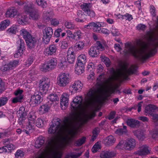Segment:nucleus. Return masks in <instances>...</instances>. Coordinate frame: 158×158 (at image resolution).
Wrapping results in <instances>:
<instances>
[{
    "mask_svg": "<svg viewBox=\"0 0 158 158\" xmlns=\"http://www.w3.org/2000/svg\"><path fill=\"white\" fill-rule=\"evenodd\" d=\"M111 70L112 76L107 79H106L103 74L99 76L97 79L96 88L90 89L85 95L83 103L82 96H76L74 98L71 104V113L69 116L65 117L63 121L59 118L53 120L49 124L48 132L54 135L48 139L47 145L44 149L45 153L52 150L55 145L57 146L58 137L67 133L68 135L63 138L60 145L61 148H63L76 135L77 128L95 116L94 111L87 114L84 112L86 108L96 101L98 94L103 91L106 97H109L114 92L113 80H115V71L113 69Z\"/></svg>",
    "mask_w": 158,
    "mask_h": 158,
    "instance_id": "obj_1",
    "label": "nucleus"
},
{
    "mask_svg": "<svg viewBox=\"0 0 158 158\" xmlns=\"http://www.w3.org/2000/svg\"><path fill=\"white\" fill-rule=\"evenodd\" d=\"M154 44L153 46L148 47L144 45L139 48H137L130 44H125V48L123 51L124 56H127L131 54L135 58L141 60H144L156 52V47L158 45V36L154 38Z\"/></svg>",
    "mask_w": 158,
    "mask_h": 158,
    "instance_id": "obj_2",
    "label": "nucleus"
},
{
    "mask_svg": "<svg viewBox=\"0 0 158 158\" xmlns=\"http://www.w3.org/2000/svg\"><path fill=\"white\" fill-rule=\"evenodd\" d=\"M27 112L25 110L24 107L22 106L19 108L17 112V116L19 118L18 122L20 125L26 126V130L25 131L27 134L31 133L34 129L35 124L39 127H42L44 125L45 121L40 118H38L35 123L36 116L34 111H31L28 116V122L26 123Z\"/></svg>",
    "mask_w": 158,
    "mask_h": 158,
    "instance_id": "obj_3",
    "label": "nucleus"
},
{
    "mask_svg": "<svg viewBox=\"0 0 158 158\" xmlns=\"http://www.w3.org/2000/svg\"><path fill=\"white\" fill-rule=\"evenodd\" d=\"M44 139L43 138H39L37 139L35 143V147L39 148L43 145V149L39 157L38 158H61L62 152L61 149L56 150V146L55 145L53 149L47 153H45L44 149L48 144V141L45 144Z\"/></svg>",
    "mask_w": 158,
    "mask_h": 158,
    "instance_id": "obj_4",
    "label": "nucleus"
},
{
    "mask_svg": "<svg viewBox=\"0 0 158 158\" xmlns=\"http://www.w3.org/2000/svg\"><path fill=\"white\" fill-rule=\"evenodd\" d=\"M20 34L25 40L28 47L30 49L33 48L36 43L35 39L32 37L30 33L24 29L20 31Z\"/></svg>",
    "mask_w": 158,
    "mask_h": 158,
    "instance_id": "obj_5",
    "label": "nucleus"
},
{
    "mask_svg": "<svg viewBox=\"0 0 158 158\" xmlns=\"http://www.w3.org/2000/svg\"><path fill=\"white\" fill-rule=\"evenodd\" d=\"M101 25L99 22H91L88 25H86L85 27H87L88 29H92L94 31L101 32L105 34H109V31L107 29L103 28L101 29Z\"/></svg>",
    "mask_w": 158,
    "mask_h": 158,
    "instance_id": "obj_6",
    "label": "nucleus"
},
{
    "mask_svg": "<svg viewBox=\"0 0 158 158\" xmlns=\"http://www.w3.org/2000/svg\"><path fill=\"white\" fill-rule=\"evenodd\" d=\"M124 142L121 140L116 147L117 148H121L124 147L126 150H131L135 147V140L132 138L128 139L124 144Z\"/></svg>",
    "mask_w": 158,
    "mask_h": 158,
    "instance_id": "obj_7",
    "label": "nucleus"
},
{
    "mask_svg": "<svg viewBox=\"0 0 158 158\" xmlns=\"http://www.w3.org/2000/svg\"><path fill=\"white\" fill-rule=\"evenodd\" d=\"M71 81L69 74L63 73L60 74L57 78V83L60 87H64L69 84Z\"/></svg>",
    "mask_w": 158,
    "mask_h": 158,
    "instance_id": "obj_8",
    "label": "nucleus"
},
{
    "mask_svg": "<svg viewBox=\"0 0 158 158\" xmlns=\"http://www.w3.org/2000/svg\"><path fill=\"white\" fill-rule=\"evenodd\" d=\"M96 44L97 47H92L89 50V54L91 57H97L99 54V50L102 51L104 49V48L99 41H97Z\"/></svg>",
    "mask_w": 158,
    "mask_h": 158,
    "instance_id": "obj_9",
    "label": "nucleus"
},
{
    "mask_svg": "<svg viewBox=\"0 0 158 158\" xmlns=\"http://www.w3.org/2000/svg\"><path fill=\"white\" fill-rule=\"evenodd\" d=\"M53 33L52 28L49 27H46L43 30V40L45 44L49 42Z\"/></svg>",
    "mask_w": 158,
    "mask_h": 158,
    "instance_id": "obj_10",
    "label": "nucleus"
},
{
    "mask_svg": "<svg viewBox=\"0 0 158 158\" xmlns=\"http://www.w3.org/2000/svg\"><path fill=\"white\" fill-rule=\"evenodd\" d=\"M49 81L48 78H43L40 81L39 90L40 93L46 94L49 87Z\"/></svg>",
    "mask_w": 158,
    "mask_h": 158,
    "instance_id": "obj_11",
    "label": "nucleus"
},
{
    "mask_svg": "<svg viewBox=\"0 0 158 158\" xmlns=\"http://www.w3.org/2000/svg\"><path fill=\"white\" fill-rule=\"evenodd\" d=\"M69 94L67 93H64L60 98V105L61 108L65 109V107L69 104Z\"/></svg>",
    "mask_w": 158,
    "mask_h": 158,
    "instance_id": "obj_12",
    "label": "nucleus"
},
{
    "mask_svg": "<svg viewBox=\"0 0 158 158\" xmlns=\"http://www.w3.org/2000/svg\"><path fill=\"white\" fill-rule=\"evenodd\" d=\"M42 100L41 93H35L31 97L30 104L32 106H35L37 104L40 103Z\"/></svg>",
    "mask_w": 158,
    "mask_h": 158,
    "instance_id": "obj_13",
    "label": "nucleus"
},
{
    "mask_svg": "<svg viewBox=\"0 0 158 158\" xmlns=\"http://www.w3.org/2000/svg\"><path fill=\"white\" fill-rule=\"evenodd\" d=\"M17 20L19 24L24 25L27 23L28 18L23 13H19L17 17Z\"/></svg>",
    "mask_w": 158,
    "mask_h": 158,
    "instance_id": "obj_14",
    "label": "nucleus"
},
{
    "mask_svg": "<svg viewBox=\"0 0 158 158\" xmlns=\"http://www.w3.org/2000/svg\"><path fill=\"white\" fill-rule=\"evenodd\" d=\"M67 60L69 63H73L75 60V56L73 48H69L68 51L67 55Z\"/></svg>",
    "mask_w": 158,
    "mask_h": 158,
    "instance_id": "obj_15",
    "label": "nucleus"
},
{
    "mask_svg": "<svg viewBox=\"0 0 158 158\" xmlns=\"http://www.w3.org/2000/svg\"><path fill=\"white\" fill-rule=\"evenodd\" d=\"M23 92V90L19 89L14 92L15 95L17 96L12 99V102L13 103H15L21 101L23 98V95H22Z\"/></svg>",
    "mask_w": 158,
    "mask_h": 158,
    "instance_id": "obj_16",
    "label": "nucleus"
},
{
    "mask_svg": "<svg viewBox=\"0 0 158 158\" xmlns=\"http://www.w3.org/2000/svg\"><path fill=\"white\" fill-rule=\"evenodd\" d=\"M157 108V107L155 105L152 104H149L145 107L144 113L146 115H151L153 114L154 110Z\"/></svg>",
    "mask_w": 158,
    "mask_h": 158,
    "instance_id": "obj_17",
    "label": "nucleus"
},
{
    "mask_svg": "<svg viewBox=\"0 0 158 158\" xmlns=\"http://www.w3.org/2000/svg\"><path fill=\"white\" fill-rule=\"evenodd\" d=\"M149 152L148 147L146 145H143L140 148L139 150L135 152V153L139 156H142L148 154Z\"/></svg>",
    "mask_w": 158,
    "mask_h": 158,
    "instance_id": "obj_18",
    "label": "nucleus"
},
{
    "mask_svg": "<svg viewBox=\"0 0 158 158\" xmlns=\"http://www.w3.org/2000/svg\"><path fill=\"white\" fill-rule=\"evenodd\" d=\"M19 13L15 8L13 7L8 9L6 13V17H14L16 15L17 16Z\"/></svg>",
    "mask_w": 158,
    "mask_h": 158,
    "instance_id": "obj_19",
    "label": "nucleus"
},
{
    "mask_svg": "<svg viewBox=\"0 0 158 158\" xmlns=\"http://www.w3.org/2000/svg\"><path fill=\"white\" fill-rule=\"evenodd\" d=\"M73 90L77 92L80 91L83 87V84L81 82L79 81H76L72 85Z\"/></svg>",
    "mask_w": 158,
    "mask_h": 158,
    "instance_id": "obj_20",
    "label": "nucleus"
},
{
    "mask_svg": "<svg viewBox=\"0 0 158 158\" xmlns=\"http://www.w3.org/2000/svg\"><path fill=\"white\" fill-rule=\"evenodd\" d=\"M115 155V153L112 151L109 150L102 152L100 155L101 158H111Z\"/></svg>",
    "mask_w": 158,
    "mask_h": 158,
    "instance_id": "obj_21",
    "label": "nucleus"
},
{
    "mask_svg": "<svg viewBox=\"0 0 158 158\" xmlns=\"http://www.w3.org/2000/svg\"><path fill=\"white\" fill-rule=\"evenodd\" d=\"M47 99L48 100H49V101H48V103H50L49 105H51L52 103L54 102L58 101L59 98L56 94H49L47 97Z\"/></svg>",
    "mask_w": 158,
    "mask_h": 158,
    "instance_id": "obj_22",
    "label": "nucleus"
},
{
    "mask_svg": "<svg viewBox=\"0 0 158 158\" xmlns=\"http://www.w3.org/2000/svg\"><path fill=\"white\" fill-rule=\"evenodd\" d=\"M115 141L114 137L112 135H110L105 139L104 143L106 146H110L113 145Z\"/></svg>",
    "mask_w": 158,
    "mask_h": 158,
    "instance_id": "obj_23",
    "label": "nucleus"
},
{
    "mask_svg": "<svg viewBox=\"0 0 158 158\" xmlns=\"http://www.w3.org/2000/svg\"><path fill=\"white\" fill-rule=\"evenodd\" d=\"M3 142L9 152H10L11 150H14L15 149V145L10 143L9 140L8 139H4L3 141Z\"/></svg>",
    "mask_w": 158,
    "mask_h": 158,
    "instance_id": "obj_24",
    "label": "nucleus"
},
{
    "mask_svg": "<svg viewBox=\"0 0 158 158\" xmlns=\"http://www.w3.org/2000/svg\"><path fill=\"white\" fill-rule=\"evenodd\" d=\"M127 123V125L131 127H137L139 125V122L133 119H128Z\"/></svg>",
    "mask_w": 158,
    "mask_h": 158,
    "instance_id": "obj_25",
    "label": "nucleus"
},
{
    "mask_svg": "<svg viewBox=\"0 0 158 158\" xmlns=\"http://www.w3.org/2000/svg\"><path fill=\"white\" fill-rule=\"evenodd\" d=\"M84 65L79 64L77 63L75 65V73L77 74H81L84 71Z\"/></svg>",
    "mask_w": 158,
    "mask_h": 158,
    "instance_id": "obj_26",
    "label": "nucleus"
},
{
    "mask_svg": "<svg viewBox=\"0 0 158 158\" xmlns=\"http://www.w3.org/2000/svg\"><path fill=\"white\" fill-rule=\"evenodd\" d=\"M50 106L49 104H45L41 106L39 110L40 114H44L47 112L49 110Z\"/></svg>",
    "mask_w": 158,
    "mask_h": 158,
    "instance_id": "obj_27",
    "label": "nucleus"
},
{
    "mask_svg": "<svg viewBox=\"0 0 158 158\" xmlns=\"http://www.w3.org/2000/svg\"><path fill=\"white\" fill-rule=\"evenodd\" d=\"M75 152H70L69 153L71 158H78L82 154V152L80 151L79 149L74 150Z\"/></svg>",
    "mask_w": 158,
    "mask_h": 158,
    "instance_id": "obj_28",
    "label": "nucleus"
},
{
    "mask_svg": "<svg viewBox=\"0 0 158 158\" xmlns=\"http://www.w3.org/2000/svg\"><path fill=\"white\" fill-rule=\"evenodd\" d=\"M29 14L30 17V18L33 20H37L38 19L39 17L38 11L34 8Z\"/></svg>",
    "mask_w": 158,
    "mask_h": 158,
    "instance_id": "obj_29",
    "label": "nucleus"
},
{
    "mask_svg": "<svg viewBox=\"0 0 158 158\" xmlns=\"http://www.w3.org/2000/svg\"><path fill=\"white\" fill-rule=\"evenodd\" d=\"M78 63L79 64L84 65L86 62V57L85 54H81L77 58Z\"/></svg>",
    "mask_w": 158,
    "mask_h": 158,
    "instance_id": "obj_30",
    "label": "nucleus"
},
{
    "mask_svg": "<svg viewBox=\"0 0 158 158\" xmlns=\"http://www.w3.org/2000/svg\"><path fill=\"white\" fill-rule=\"evenodd\" d=\"M83 33L79 30L75 31L73 35V40H78L80 39L82 37Z\"/></svg>",
    "mask_w": 158,
    "mask_h": 158,
    "instance_id": "obj_31",
    "label": "nucleus"
},
{
    "mask_svg": "<svg viewBox=\"0 0 158 158\" xmlns=\"http://www.w3.org/2000/svg\"><path fill=\"white\" fill-rule=\"evenodd\" d=\"M57 50L56 46L54 44L49 46L48 49H47V53L49 55H52L55 53Z\"/></svg>",
    "mask_w": 158,
    "mask_h": 158,
    "instance_id": "obj_32",
    "label": "nucleus"
},
{
    "mask_svg": "<svg viewBox=\"0 0 158 158\" xmlns=\"http://www.w3.org/2000/svg\"><path fill=\"white\" fill-rule=\"evenodd\" d=\"M10 23L9 20H5L2 21L0 24V31H2L6 29Z\"/></svg>",
    "mask_w": 158,
    "mask_h": 158,
    "instance_id": "obj_33",
    "label": "nucleus"
},
{
    "mask_svg": "<svg viewBox=\"0 0 158 158\" xmlns=\"http://www.w3.org/2000/svg\"><path fill=\"white\" fill-rule=\"evenodd\" d=\"M84 16V13L81 10H78L77 12V18L75 19V20L77 22L82 23L84 20L82 18Z\"/></svg>",
    "mask_w": 158,
    "mask_h": 158,
    "instance_id": "obj_34",
    "label": "nucleus"
},
{
    "mask_svg": "<svg viewBox=\"0 0 158 158\" xmlns=\"http://www.w3.org/2000/svg\"><path fill=\"white\" fill-rule=\"evenodd\" d=\"M34 9L33 7L31 4H25L23 7L24 12L28 14H29Z\"/></svg>",
    "mask_w": 158,
    "mask_h": 158,
    "instance_id": "obj_35",
    "label": "nucleus"
},
{
    "mask_svg": "<svg viewBox=\"0 0 158 158\" xmlns=\"http://www.w3.org/2000/svg\"><path fill=\"white\" fill-rule=\"evenodd\" d=\"M7 31L9 34H15L18 31V26L16 25H13L10 27L9 28Z\"/></svg>",
    "mask_w": 158,
    "mask_h": 158,
    "instance_id": "obj_36",
    "label": "nucleus"
},
{
    "mask_svg": "<svg viewBox=\"0 0 158 158\" xmlns=\"http://www.w3.org/2000/svg\"><path fill=\"white\" fill-rule=\"evenodd\" d=\"M47 63L50 69H51L55 68L56 65L57 60L53 58L49 60Z\"/></svg>",
    "mask_w": 158,
    "mask_h": 158,
    "instance_id": "obj_37",
    "label": "nucleus"
},
{
    "mask_svg": "<svg viewBox=\"0 0 158 158\" xmlns=\"http://www.w3.org/2000/svg\"><path fill=\"white\" fill-rule=\"evenodd\" d=\"M127 127L124 126L123 128H119L117 129L115 131V133L119 135H122L125 134L127 132Z\"/></svg>",
    "mask_w": 158,
    "mask_h": 158,
    "instance_id": "obj_38",
    "label": "nucleus"
},
{
    "mask_svg": "<svg viewBox=\"0 0 158 158\" xmlns=\"http://www.w3.org/2000/svg\"><path fill=\"white\" fill-rule=\"evenodd\" d=\"M92 5L90 3H83L81 5V7L85 13L90 9Z\"/></svg>",
    "mask_w": 158,
    "mask_h": 158,
    "instance_id": "obj_39",
    "label": "nucleus"
},
{
    "mask_svg": "<svg viewBox=\"0 0 158 158\" xmlns=\"http://www.w3.org/2000/svg\"><path fill=\"white\" fill-rule=\"evenodd\" d=\"M36 2L37 5L43 8H46L48 6L45 0H36Z\"/></svg>",
    "mask_w": 158,
    "mask_h": 158,
    "instance_id": "obj_40",
    "label": "nucleus"
},
{
    "mask_svg": "<svg viewBox=\"0 0 158 158\" xmlns=\"http://www.w3.org/2000/svg\"><path fill=\"white\" fill-rule=\"evenodd\" d=\"M85 46V43L81 41L77 42L75 44V47L79 50L83 49Z\"/></svg>",
    "mask_w": 158,
    "mask_h": 158,
    "instance_id": "obj_41",
    "label": "nucleus"
},
{
    "mask_svg": "<svg viewBox=\"0 0 158 158\" xmlns=\"http://www.w3.org/2000/svg\"><path fill=\"white\" fill-rule=\"evenodd\" d=\"M19 64V60H14L10 61L8 64L10 69H12Z\"/></svg>",
    "mask_w": 158,
    "mask_h": 158,
    "instance_id": "obj_42",
    "label": "nucleus"
},
{
    "mask_svg": "<svg viewBox=\"0 0 158 158\" xmlns=\"http://www.w3.org/2000/svg\"><path fill=\"white\" fill-rule=\"evenodd\" d=\"M65 26L68 29L73 30L76 29L75 25L71 22L66 21L64 23Z\"/></svg>",
    "mask_w": 158,
    "mask_h": 158,
    "instance_id": "obj_43",
    "label": "nucleus"
},
{
    "mask_svg": "<svg viewBox=\"0 0 158 158\" xmlns=\"http://www.w3.org/2000/svg\"><path fill=\"white\" fill-rule=\"evenodd\" d=\"M53 15V13L52 12H45L44 13L43 17L44 19L47 21H49L50 18L52 17Z\"/></svg>",
    "mask_w": 158,
    "mask_h": 158,
    "instance_id": "obj_44",
    "label": "nucleus"
},
{
    "mask_svg": "<svg viewBox=\"0 0 158 158\" xmlns=\"http://www.w3.org/2000/svg\"><path fill=\"white\" fill-rule=\"evenodd\" d=\"M101 60L106 65L107 67H109L110 65V62L109 59L104 56H102L100 57Z\"/></svg>",
    "mask_w": 158,
    "mask_h": 158,
    "instance_id": "obj_45",
    "label": "nucleus"
},
{
    "mask_svg": "<svg viewBox=\"0 0 158 158\" xmlns=\"http://www.w3.org/2000/svg\"><path fill=\"white\" fill-rule=\"evenodd\" d=\"M69 43L68 40L65 39L62 41L61 43V47L63 49H66L68 47Z\"/></svg>",
    "mask_w": 158,
    "mask_h": 158,
    "instance_id": "obj_46",
    "label": "nucleus"
},
{
    "mask_svg": "<svg viewBox=\"0 0 158 158\" xmlns=\"http://www.w3.org/2000/svg\"><path fill=\"white\" fill-rule=\"evenodd\" d=\"M110 31L113 36H118L120 35L118 30L114 27H112L110 29Z\"/></svg>",
    "mask_w": 158,
    "mask_h": 158,
    "instance_id": "obj_47",
    "label": "nucleus"
},
{
    "mask_svg": "<svg viewBox=\"0 0 158 158\" xmlns=\"http://www.w3.org/2000/svg\"><path fill=\"white\" fill-rule=\"evenodd\" d=\"M40 69L41 71L44 72H46L51 70L47 63L42 64L41 66Z\"/></svg>",
    "mask_w": 158,
    "mask_h": 158,
    "instance_id": "obj_48",
    "label": "nucleus"
},
{
    "mask_svg": "<svg viewBox=\"0 0 158 158\" xmlns=\"http://www.w3.org/2000/svg\"><path fill=\"white\" fill-rule=\"evenodd\" d=\"M100 148V145L98 143H96L93 146L92 151L93 153H95L98 151Z\"/></svg>",
    "mask_w": 158,
    "mask_h": 158,
    "instance_id": "obj_49",
    "label": "nucleus"
},
{
    "mask_svg": "<svg viewBox=\"0 0 158 158\" xmlns=\"http://www.w3.org/2000/svg\"><path fill=\"white\" fill-rule=\"evenodd\" d=\"M24 155L23 152L20 150H18L15 154V157L17 158H22L23 157Z\"/></svg>",
    "mask_w": 158,
    "mask_h": 158,
    "instance_id": "obj_50",
    "label": "nucleus"
},
{
    "mask_svg": "<svg viewBox=\"0 0 158 158\" xmlns=\"http://www.w3.org/2000/svg\"><path fill=\"white\" fill-rule=\"evenodd\" d=\"M8 99L6 97L0 98V107L5 105L7 102Z\"/></svg>",
    "mask_w": 158,
    "mask_h": 158,
    "instance_id": "obj_51",
    "label": "nucleus"
},
{
    "mask_svg": "<svg viewBox=\"0 0 158 158\" xmlns=\"http://www.w3.org/2000/svg\"><path fill=\"white\" fill-rule=\"evenodd\" d=\"M86 138L85 137H83L76 141V143L77 145L80 146L84 143L85 141Z\"/></svg>",
    "mask_w": 158,
    "mask_h": 158,
    "instance_id": "obj_52",
    "label": "nucleus"
},
{
    "mask_svg": "<svg viewBox=\"0 0 158 158\" xmlns=\"http://www.w3.org/2000/svg\"><path fill=\"white\" fill-rule=\"evenodd\" d=\"M98 133L99 129L98 128H96L93 131V135L91 139L92 141H94L95 140Z\"/></svg>",
    "mask_w": 158,
    "mask_h": 158,
    "instance_id": "obj_53",
    "label": "nucleus"
},
{
    "mask_svg": "<svg viewBox=\"0 0 158 158\" xmlns=\"http://www.w3.org/2000/svg\"><path fill=\"white\" fill-rule=\"evenodd\" d=\"M20 46L19 47V49L21 50L24 51L25 50L24 42V41L22 39H20Z\"/></svg>",
    "mask_w": 158,
    "mask_h": 158,
    "instance_id": "obj_54",
    "label": "nucleus"
},
{
    "mask_svg": "<svg viewBox=\"0 0 158 158\" xmlns=\"http://www.w3.org/2000/svg\"><path fill=\"white\" fill-rule=\"evenodd\" d=\"M85 13L91 17L93 18L95 16V13L94 11L92 10H90L89 9Z\"/></svg>",
    "mask_w": 158,
    "mask_h": 158,
    "instance_id": "obj_55",
    "label": "nucleus"
},
{
    "mask_svg": "<svg viewBox=\"0 0 158 158\" xmlns=\"http://www.w3.org/2000/svg\"><path fill=\"white\" fill-rule=\"evenodd\" d=\"M51 24L54 26H56L59 24V21L56 19H52L51 21Z\"/></svg>",
    "mask_w": 158,
    "mask_h": 158,
    "instance_id": "obj_56",
    "label": "nucleus"
},
{
    "mask_svg": "<svg viewBox=\"0 0 158 158\" xmlns=\"http://www.w3.org/2000/svg\"><path fill=\"white\" fill-rule=\"evenodd\" d=\"M23 52V51L18 49L17 52L14 54V57L15 58H18L22 55Z\"/></svg>",
    "mask_w": 158,
    "mask_h": 158,
    "instance_id": "obj_57",
    "label": "nucleus"
},
{
    "mask_svg": "<svg viewBox=\"0 0 158 158\" xmlns=\"http://www.w3.org/2000/svg\"><path fill=\"white\" fill-rule=\"evenodd\" d=\"M10 69L8 64L2 66L0 68V70L3 72H4Z\"/></svg>",
    "mask_w": 158,
    "mask_h": 158,
    "instance_id": "obj_58",
    "label": "nucleus"
},
{
    "mask_svg": "<svg viewBox=\"0 0 158 158\" xmlns=\"http://www.w3.org/2000/svg\"><path fill=\"white\" fill-rule=\"evenodd\" d=\"M137 29L139 30L143 31L145 30L146 28V26L144 24H138L136 27Z\"/></svg>",
    "mask_w": 158,
    "mask_h": 158,
    "instance_id": "obj_59",
    "label": "nucleus"
},
{
    "mask_svg": "<svg viewBox=\"0 0 158 158\" xmlns=\"http://www.w3.org/2000/svg\"><path fill=\"white\" fill-rule=\"evenodd\" d=\"M151 116H152V119L153 122L155 123H158V114H153Z\"/></svg>",
    "mask_w": 158,
    "mask_h": 158,
    "instance_id": "obj_60",
    "label": "nucleus"
},
{
    "mask_svg": "<svg viewBox=\"0 0 158 158\" xmlns=\"http://www.w3.org/2000/svg\"><path fill=\"white\" fill-rule=\"evenodd\" d=\"M66 33L67 34V38H69V39H73V34L72 33V31L69 30H68L66 31Z\"/></svg>",
    "mask_w": 158,
    "mask_h": 158,
    "instance_id": "obj_61",
    "label": "nucleus"
},
{
    "mask_svg": "<svg viewBox=\"0 0 158 158\" xmlns=\"http://www.w3.org/2000/svg\"><path fill=\"white\" fill-rule=\"evenodd\" d=\"M62 30L61 28H59L56 30L54 33L55 36L59 37L60 35V33L62 32Z\"/></svg>",
    "mask_w": 158,
    "mask_h": 158,
    "instance_id": "obj_62",
    "label": "nucleus"
},
{
    "mask_svg": "<svg viewBox=\"0 0 158 158\" xmlns=\"http://www.w3.org/2000/svg\"><path fill=\"white\" fill-rule=\"evenodd\" d=\"M150 12L151 14L153 16L155 17L156 16V13L155 11V8L154 6H151Z\"/></svg>",
    "mask_w": 158,
    "mask_h": 158,
    "instance_id": "obj_63",
    "label": "nucleus"
},
{
    "mask_svg": "<svg viewBox=\"0 0 158 158\" xmlns=\"http://www.w3.org/2000/svg\"><path fill=\"white\" fill-rule=\"evenodd\" d=\"M33 61L32 58L31 57H30L28 59L27 61L25 63V65L27 66H30L32 63Z\"/></svg>",
    "mask_w": 158,
    "mask_h": 158,
    "instance_id": "obj_64",
    "label": "nucleus"
}]
</instances>
